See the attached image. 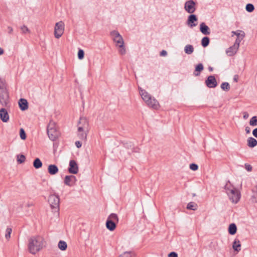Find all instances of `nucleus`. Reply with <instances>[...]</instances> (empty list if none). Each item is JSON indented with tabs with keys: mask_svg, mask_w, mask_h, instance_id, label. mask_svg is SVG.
Listing matches in <instances>:
<instances>
[{
	"mask_svg": "<svg viewBox=\"0 0 257 257\" xmlns=\"http://www.w3.org/2000/svg\"><path fill=\"white\" fill-rule=\"evenodd\" d=\"M45 240L41 236H36L29 239L28 249L29 252L35 254L40 251L44 246Z\"/></svg>",
	"mask_w": 257,
	"mask_h": 257,
	"instance_id": "nucleus-1",
	"label": "nucleus"
},
{
	"mask_svg": "<svg viewBox=\"0 0 257 257\" xmlns=\"http://www.w3.org/2000/svg\"><path fill=\"white\" fill-rule=\"evenodd\" d=\"M225 189L230 200L233 203H236L239 201L240 197L238 190L233 186L229 181L226 184Z\"/></svg>",
	"mask_w": 257,
	"mask_h": 257,
	"instance_id": "nucleus-2",
	"label": "nucleus"
},
{
	"mask_svg": "<svg viewBox=\"0 0 257 257\" xmlns=\"http://www.w3.org/2000/svg\"><path fill=\"white\" fill-rule=\"evenodd\" d=\"M113 41L115 43L116 47L119 48V53L121 55L125 54L126 51L124 47V41L120 34L116 31H113L110 34Z\"/></svg>",
	"mask_w": 257,
	"mask_h": 257,
	"instance_id": "nucleus-3",
	"label": "nucleus"
},
{
	"mask_svg": "<svg viewBox=\"0 0 257 257\" xmlns=\"http://www.w3.org/2000/svg\"><path fill=\"white\" fill-rule=\"evenodd\" d=\"M47 134L49 139L54 141L57 139L60 133L57 130L56 124L53 121H50L47 126Z\"/></svg>",
	"mask_w": 257,
	"mask_h": 257,
	"instance_id": "nucleus-4",
	"label": "nucleus"
},
{
	"mask_svg": "<svg viewBox=\"0 0 257 257\" xmlns=\"http://www.w3.org/2000/svg\"><path fill=\"white\" fill-rule=\"evenodd\" d=\"M64 23L62 21H60L56 23L54 28V36L56 38H60L64 33Z\"/></svg>",
	"mask_w": 257,
	"mask_h": 257,
	"instance_id": "nucleus-5",
	"label": "nucleus"
},
{
	"mask_svg": "<svg viewBox=\"0 0 257 257\" xmlns=\"http://www.w3.org/2000/svg\"><path fill=\"white\" fill-rule=\"evenodd\" d=\"M48 201L52 208L58 210H59L60 198L58 195L55 194L50 195Z\"/></svg>",
	"mask_w": 257,
	"mask_h": 257,
	"instance_id": "nucleus-6",
	"label": "nucleus"
},
{
	"mask_svg": "<svg viewBox=\"0 0 257 257\" xmlns=\"http://www.w3.org/2000/svg\"><path fill=\"white\" fill-rule=\"evenodd\" d=\"M196 3L193 0L186 1L184 4V10L189 14H193L196 11Z\"/></svg>",
	"mask_w": 257,
	"mask_h": 257,
	"instance_id": "nucleus-7",
	"label": "nucleus"
},
{
	"mask_svg": "<svg viewBox=\"0 0 257 257\" xmlns=\"http://www.w3.org/2000/svg\"><path fill=\"white\" fill-rule=\"evenodd\" d=\"M88 122L85 117H80L78 124V132L88 131Z\"/></svg>",
	"mask_w": 257,
	"mask_h": 257,
	"instance_id": "nucleus-8",
	"label": "nucleus"
},
{
	"mask_svg": "<svg viewBox=\"0 0 257 257\" xmlns=\"http://www.w3.org/2000/svg\"><path fill=\"white\" fill-rule=\"evenodd\" d=\"M9 94L8 90L0 91V103L4 106H6L9 103Z\"/></svg>",
	"mask_w": 257,
	"mask_h": 257,
	"instance_id": "nucleus-9",
	"label": "nucleus"
},
{
	"mask_svg": "<svg viewBox=\"0 0 257 257\" xmlns=\"http://www.w3.org/2000/svg\"><path fill=\"white\" fill-rule=\"evenodd\" d=\"M78 166L75 160H72L69 162L68 171L70 173L76 174L78 172Z\"/></svg>",
	"mask_w": 257,
	"mask_h": 257,
	"instance_id": "nucleus-10",
	"label": "nucleus"
},
{
	"mask_svg": "<svg viewBox=\"0 0 257 257\" xmlns=\"http://www.w3.org/2000/svg\"><path fill=\"white\" fill-rule=\"evenodd\" d=\"M206 86L209 88H215L217 86V81L214 76H209L205 81Z\"/></svg>",
	"mask_w": 257,
	"mask_h": 257,
	"instance_id": "nucleus-11",
	"label": "nucleus"
},
{
	"mask_svg": "<svg viewBox=\"0 0 257 257\" xmlns=\"http://www.w3.org/2000/svg\"><path fill=\"white\" fill-rule=\"evenodd\" d=\"M76 178L73 175L66 176L64 179V183L69 186H72L76 181Z\"/></svg>",
	"mask_w": 257,
	"mask_h": 257,
	"instance_id": "nucleus-12",
	"label": "nucleus"
},
{
	"mask_svg": "<svg viewBox=\"0 0 257 257\" xmlns=\"http://www.w3.org/2000/svg\"><path fill=\"white\" fill-rule=\"evenodd\" d=\"M146 103L148 106L154 109H158L160 107L158 101L153 97L151 98L150 100H149L148 101L146 102Z\"/></svg>",
	"mask_w": 257,
	"mask_h": 257,
	"instance_id": "nucleus-13",
	"label": "nucleus"
},
{
	"mask_svg": "<svg viewBox=\"0 0 257 257\" xmlns=\"http://www.w3.org/2000/svg\"><path fill=\"white\" fill-rule=\"evenodd\" d=\"M0 118L4 122H7L9 121V115L5 108H3L0 109Z\"/></svg>",
	"mask_w": 257,
	"mask_h": 257,
	"instance_id": "nucleus-14",
	"label": "nucleus"
},
{
	"mask_svg": "<svg viewBox=\"0 0 257 257\" xmlns=\"http://www.w3.org/2000/svg\"><path fill=\"white\" fill-rule=\"evenodd\" d=\"M197 18L196 15H191L188 17L187 20V24L191 28L193 27H195L197 25V24L194 23V22H197Z\"/></svg>",
	"mask_w": 257,
	"mask_h": 257,
	"instance_id": "nucleus-15",
	"label": "nucleus"
},
{
	"mask_svg": "<svg viewBox=\"0 0 257 257\" xmlns=\"http://www.w3.org/2000/svg\"><path fill=\"white\" fill-rule=\"evenodd\" d=\"M140 94L142 99L144 100V101H145L146 103V102L148 101L149 100H150L151 98L152 97L151 95L149 94L146 91L141 88L140 89Z\"/></svg>",
	"mask_w": 257,
	"mask_h": 257,
	"instance_id": "nucleus-16",
	"label": "nucleus"
},
{
	"mask_svg": "<svg viewBox=\"0 0 257 257\" xmlns=\"http://www.w3.org/2000/svg\"><path fill=\"white\" fill-rule=\"evenodd\" d=\"M19 105L22 110H25L28 108V103L26 99L21 98L19 101Z\"/></svg>",
	"mask_w": 257,
	"mask_h": 257,
	"instance_id": "nucleus-17",
	"label": "nucleus"
},
{
	"mask_svg": "<svg viewBox=\"0 0 257 257\" xmlns=\"http://www.w3.org/2000/svg\"><path fill=\"white\" fill-rule=\"evenodd\" d=\"M238 49V48L233 45L226 50V53L229 56H232L236 54Z\"/></svg>",
	"mask_w": 257,
	"mask_h": 257,
	"instance_id": "nucleus-18",
	"label": "nucleus"
},
{
	"mask_svg": "<svg viewBox=\"0 0 257 257\" xmlns=\"http://www.w3.org/2000/svg\"><path fill=\"white\" fill-rule=\"evenodd\" d=\"M58 168L56 165L51 164L48 166V172L50 175H55L58 172Z\"/></svg>",
	"mask_w": 257,
	"mask_h": 257,
	"instance_id": "nucleus-19",
	"label": "nucleus"
},
{
	"mask_svg": "<svg viewBox=\"0 0 257 257\" xmlns=\"http://www.w3.org/2000/svg\"><path fill=\"white\" fill-rule=\"evenodd\" d=\"M200 30L202 34L205 35H209L210 33L209 27L204 23L200 24Z\"/></svg>",
	"mask_w": 257,
	"mask_h": 257,
	"instance_id": "nucleus-20",
	"label": "nucleus"
},
{
	"mask_svg": "<svg viewBox=\"0 0 257 257\" xmlns=\"http://www.w3.org/2000/svg\"><path fill=\"white\" fill-rule=\"evenodd\" d=\"M232 248L237 252H239L241 250V243L238 239H234L232 244Z\"/></svg>",
	"mask_w": 257,
	"mask_h": 257,
	"instance_id": "nucleus-21",
	"label": "nucleus"
},
{
	"mask_svg": "<svg viewBox=\"0 0 257 257\" xmlns=\"http://www.w3.org/2000/svg\"><path fill=\"white\" fill-rule=\"evenodd\" d=\"M106 228L110 231H113L116 228V223L107 219L106 222Z\"/></svg>",
	"mask_w": 257,
	"mask_h": 257,
	"instance_id": "nucleus-22",
	"label": "nucleus"
},
{
	"mask_svg": "<svg viewBox=\"0 0 257 257\" xmlns=\"http://www.w3.org/2000/svg\"><path fill=\"white\" fill-rule=\"evenodd\" d=\"M247 146L250 148H253L257 145V141L252 137H249L247 140Z\"/></svg>",
	"mask_w": 257,
	"mask_h": 257,
	"instance_id": "nucleus-23",
	"label": "nucleus"
},
{
	"mask_svg": "<svg viewBox=\"0 0 257 257\" xmlns=\"http://www.w3.org/2000/svg\"><path fill=\"white\" fill-rule=\"evenodd\" d=\"M203 68L204 67L202 64L200 63L198 64L195 67V70L194 72V75L196 76L200 75V73L203 70Z\"/></svg>",
	"mask_w": 257,
	"mask_h": 257,
	"instance_id": "nucleus-24",
	"label": "nucleus"
},
{
	"mask_svg": "<svg viewBox=\"0 0 257 257\" xmlns=\"http://www.w3.org/2000/svg\"><path fill=\"white\" fill-rule=\"evenodd\" d=\"M198 208V205L197 203L194 202H190L188 203L187 205V209L189 210H191L193 211H195Z\"/></svg>",
	"mask_w": 257,
	"mask_h": 257,
	"instance_id": "nucleus-25",
	"label": "nucleus"
},
{
	"mask_svg": "<svg viewBox=\"0 0 257 257\" xmlns=\"http://www.w3.org/2000/svg\"><path fill=\"white\" fill-rule=\"evenodd\" d=\"M244 37H245V33L244 32H242V33H241L240 36L237 37V39H236L234 45L239 48L240 43L243 40V39L244 38Z\"/></svg>",
	"mask_w": 257,
	"mask_h": 257,
	"instance_id": "nucleus-26",
	"label": "nucleus"
},
{
	"mask_svg": "<svg viewBox=\"0 0 257 257\" xmlns=\"http://www.w3.org/2000/svg\"><path fill=\"white\" fill-rule=\"evenodd\" d=\"M107 219L116 223L118 222V218L116 214L115 213H111L110 214L108 218Z\"/></svg>",
	"mask_w": 257,
	"mask_h": 257,
	"instance_id": "nucleus-27",
	"label": "nucleus"
},
{
	"mask_svg": "<svg viewBox=\"0 0 257 257\" xmlns=\"http://www.w3.org/2000/svg\"><path fill=\"white\" fill-rule=\"evenodd\" d=\"M236 230L237 228L235 224L232 223L229 225L228 228V232L230 234H234L236 232Z\"/></svg>",
	"mask_w": 257,
	"mask_h": 257,
	"instance_id": "nucleus-28",
	"label": "nucleus"
},
{
	"mask_svg": "<svg viewBox=\"0 0 257 257\" xmlns=\"http://www.w3.org/2000/svg\"><path fill=\"white\" fill-rule=\"evenodd\" d=\"M184 51L187 54H191L194 51V48L191 45H187L184 48Z\"/></svg>",
	"mask_w": 257,
	"mask_h": 257,
	"instance_id": "nucleus-29",
	"label": "nucleus"
},
{
	"mask_svg": "<svg viewBox=\"0 0 257 257\" xmlns=\"http://www.w3.org/2000/svg\"><path fill=\"white\" fill-rule=\"evenodd\" d=\"M58 246L60 250H65L67 247V244L65 241L60 240L58 242Z\"/></svg>",
	"mask_w": 257,
	"mask_h": 257,
	"instance_id": "nucleus-30",
	"label": "nucleus"
},
{
	"mask_svg": "<svg viewBox=\"0 0 257 257\" xmlns=\"http://www.w3.org/2000/svg\"><path fill=\"white\" fill-rule=\"evenodd\" d=\"M33 166L36 169H39L42 166V163L39 158H36L34 162Z\"/></svg>",
	"mask_w": 257,
	"mask_h": 257,
	"instance_id": "nucleus-31",
	"label": "nucleus"
},
{
	"mask_svg": "<svg viewBox=\"0 0 257 257\" xmlns=\"http://www.w3.org/2000/svg\"><path fill=\"white\" fill-rule=\"evenodd\" d=\"M6 90L7 89L6 81L5 79L0 78V91Z\"/></svg>",
	"mask_w": 257,
	"mask_h": 257,
	"instance_id": "nucleus-32",
	"label": "nucleus"
},
{
	"mask_svg": "<svg viewBox=\"0 0 257 257\" xmlns=\"http://www.w3.org/2000/svg\"><path fill=\"white\" fill-rule=\"evenodd\" d=\"M88 131H83L81 132H78V136L80 139L82 140H85L87 137V132Z\"/></svg>",
	"mask_w": 257,
	"mask_h": 257,
	"instance_id": "nucleus-33",
	"label": "nucleus"
},
{
	"mask_svg": "<svg viewBox=\"0 0 257 257\" xmlns=\"http://www.w3.org/2000/svg\"><path fill=\"white\" fill-rule=\"evenodd\" d=\"M209 43V39L207 37H205L202 38L201 40V45L203 47H207Z\"/></svg>",
	"mask_w": 257,
	"mask_h": 257,
	"instance_id": "nucleus-34",
	"label": "nucleus"
},
{
	"mask_svg": "<svg viewBox=\"0 0 257 257\" xmlns=\"http://www.w3.org/2000/svg\"><path fill=\"white\" fill-rule=\"evenodd\" d=\"M221 88L224 91H228L230 89V86L228 82H223L221 85Z\"/></svg>",
	"mask_w": 257,
	"mask_h": 257,
	"instance_id": "nucleus-35",
	"label": "nucleus"
},
{
	"mask_svg": "<svg viewBox=\"0 0 257 257\" xmlns=\"http://www.w3.org/2000/svg\"><path fill=\"white\" fill-rule=\"evenodd\" d=\"M249 124L251 126L257 125V116H254L250 118L249 120Z\"/></svg>",
	"mask_w": 257,
	"mask_h": 257,
	"instance_id": "nucleus-36",
	"label": "nucleus"
},
{
	"mask_svg": "<svg viewBox=\"0 0 257 257\" xmlns=\"http://www.w3.org/2000/svg\"><path fill=\"white\" fill-rule=\"evenodd\" d=\"M25 160L26 158L24 155H21L17 156V161L19 163L21 164L24 163L25 161Z\"/></svg>",
	"mask_w": 257,
	"mask_h": 257,
	"instance_id": "nucleus-37",
	"label": "nucleus"
},
{
	"mask_svg": "<svg viewBox=\"0 0 257 257\" xmlns=\"http://www.w3.org/2000/svg\"><path fill=\"white\" fill-rule=\"evenodd\" d=\"M12 232L11 228H7L6 231L5 237L7 239L9 240L11 237V234Z\"/></svg>",
	"mask_w": 257,
	"mask_h": 257,
	"instance_id": "nucleus-38",
	"label": "nucleus"
},
{
	"mask_svg": "<svg viewBox=\"0 0 257 257\" xmlns=\"http://www.w3.org/2000/svg\"><path fill=\"white\" fill-rule=\"evenodd\" d=\"M21 30L23 34H26L30 33V30L25 25H23L21 27Z\"/></svg>",
	"mask_w": 257,
	"mask_h": 257,
	"instance_id": "nucleus-39",
	"label": "nucleus"
},
{
	"mask_svg": "<svg viewBox=\"0 0 257 257\" xmlns=\"http://www.w3.org/2000/svg\"><path fill=\"white\" fill-rule=\"evenodd\" d=\"M245 9L247 12H252L254 10V8L252 4H248L246 5Z\"/></svg>",
	"mask_w": 257,
	"mask_h": 257,
	"instance_id": "nucleus-40",
	"label": "nucleus"
},
{
	"mask_svg": "<svg viewBox=\"0 0 257 257\" xmlns=\"http://www.w3.org/2000/svg\"><path fill=\"white\" fill-rule=\"evenodd\" d=\"M84 56V51L82 49H79L78 52V58L80 60L83 59Z\"/></svg>",
	"mask_w": 257,
	"mask_h": 257,
	"instance_id": "nucleus-41",
	"label": "nucleus"
},
{
	"mask_svg": "<svg viewBox=\"0 0 257 257\" xmlns=\"http://www.w3.org/2000/svg\"><path fill=\"white\" fill-rule=\"evenodd\" d=\"M20 135L22 140H25L26 139V135L23 128L20 129Z\"/></svg>",
	"mask_w": 257,
	"mask_h": 257,
	"instance_id": "nucleus-42",
	"label": "nucleus"
},
{
	"mask_svg": "<svg viewBox=\"0 0 257 257\" xmlns=\"http://www.w3.org/2000/svg\"><path fill=\"white\" fill-rule=\"evenodd\" d=\"M119 257H132V252L125 251L120 254Z\"/></svg>",
	"mask_w": 257,
	"mask_h": 257,
	"instance_id": "nucleus-43",
	"label": "nucleus"
},
{
	"mask_svg": "<svg viewBox=\"0 0 257 257\" xmlns=\"http://www.w3.org/2000/svg\"><path fill=\"white\" fill-rule=\"evenodd\" d=\"M190 169L193 171H196L198 169V166L196 164H191L190 165Z\"/></svg>",
	"mask_w": 257,
	"mask_h": 257,
	"instance_id": "nucleus-44",
	"label": "nucleus"
},
{
	"mask_svg": "<svg viewBox=\"0 0 257 257\" xmlns=\"http://www.w3.org/2000/svg\"><path fill=\"white\" fill-rule=\"evenodd\" d=\"M242 31H239V30H238L237 31H232L231 32V33L232 34V36H233L234 35H235L237 36V37H240L242 33Z\"/></svg>",
	"mask_w": 257,
	"mask_h": 257,
	"instance_id": "nucleus-45",
	"label": "nucleus"
},
{
	"mask_svg": "<svg viewBox=\"0 0 257 257\" xmlns=\"http://www.w3.org/2000/svg\"><path fill=\"white\" fill-rule=\"evenodd\" d=\"M168 257H178V254L174 251H172L168 254Z\"/></svg>",
	"mask_w": 257,
	"mask_h": 257,
	"instance_id": "nucleus-46",
	"label": "nucleus"
},
{
	"mask_svg": "<svg viewBox=\"0 0 257 257\" xmlns=\"http://www.w3.org/2000/svg\"><path fill=\"white\" fill-rule=\"evenodd\" d=\"M245 168L248 171H251L252 170V166L247 164H245Z\"/></svg>",
	"mask_w": 257,
	"mask_h": 257,
	"instance_id": "nucleus-47",
	"label": "nucleus"
},
{
	"mask_svg": "<svg viewBox=\"0 0 257 257\" xmlns=\"http://www.w3.org/2000/svg\"><path fill=\"white\" fill-rule=\"evenodd\" d=\"M167 55V52L165 50H162L160 53L161 56H166Z\"/></svg>",
	"mask_w": 257,
	"mask_h": 257,
	"instance_id": "nucleus-48",
	"label": "nucleus"
},
{
	"mask_svg": "<svg viewBox=\"0 0 257 257\" xmlns=\"http://www.w3.org/2000/svg\"><path fill=\"white\" fill-rule=\"evenodd\" d=\"M75 145L78 148H80L82 146L81 143L79 141H76L75 142Z\"/></svg>",
	"mask_w": 257,
	"mask_h": 257,
	"instance_id": "nucleus-49",
	"label": "nucleus"
},
{
	"mask_svg": "<svg viewBox=\"0 0 257 257\" xmlns=\"http://www.w3.org/2000/svg\"><path fill=\"white\" fill-rule=\"evenodd\" d=\"M252 135L257 138V128L254 129L252 131Z\"/></svg>",
	"mask_w": 257,
	"mask_h": 257,
	"instance_id": "nucleus-50",
	"label": "nucleus"
},
{
	"mask_svg": "<svg viewBox=\"0 0 257 257\" xmlns=\"http://www.w3.org/2000/svg\"><path fill=\"white\" fill-rule=\"evenodd\" d=\"M8 29L9 30V33L10 34H12L13 31V29L12 27L9 26L8 27Z\"/></svg>",
	"mask_w": 257,
	"mask_h": 257,
	"instance_id": "nucleus-51",
	"label": "nucleus"
},
{
	"mask_svg": "<svg viewBox=\"0 0 257 257\" xmlns=\"http://www.w3.org/2000/svg\"><path fill=\"white\" fill-rule=\"evenodd\" d=\"M245 132L246 134H249L250 133V130L248 126H246L245 128Z\"/></svg>",
	"mask_w": 257,
	"mask_h": 257,
	"instance_id": "nucleus-52",
	"label": "nucleus"
},
{
	"mask_svg": "<svg viewBox=\"0 0 257 257\" xmlns=\"http://www.w3.org/2000/svg\"><path fill=\"white\" fill-rule=\"evenodd\" d=\"M233 80H234V81L237 82V80H238V76L237 75H235L234 78H233Z\"/></svg>",
	"mask_w": 257,
	"mask_h": 257,
	"instance_id": "nucleus-53",
	"label": "nucleus"
},
{
	"mask_svg": "<svg viewBox=\"0 0 257 257\" xmlns=\"http://www.w3.org/2000/svg\"><path fill=\"white\" fill-rule=\"evenodd\" d=\"M4 53V50L0 47V55H3Z\"/></svg>",
	"mask_w": 257,
	"mask_h": 257,
	"instance_id": "nucleus-54",
	"label": "nucleus"
},
{
	"mask_svg": "<svg viewBox=\"0 0 257 257\" xmlns=\"http://www.w3.org/2000/svg\"><path fill=\"white\" fill-rule=\"evenodd\" d=\"M248 113H246V112H245V113H244V115H243V118H247V117H248Z\"/></svg>",
	"mask_w": 257,
	"mask_h": 257,
	"instance_id": "nucleus-55",
	"label": "nucleus"
},
{
	"mask_svg": "<svg viewBox=\"0 0 257 257\" xmlns=\"http://www.w3.org/2000/svg\"><path fill=\"white\" fill-rule=\"evenodd\" d=\"M209 69L210 71H212V68L209 67Z\"/></svg>",
	"mask_w": 257,
	"mask_h": 257,
	"instance_id": "nucleus-56",
	"label": "nucleus"
}]
</instances>
